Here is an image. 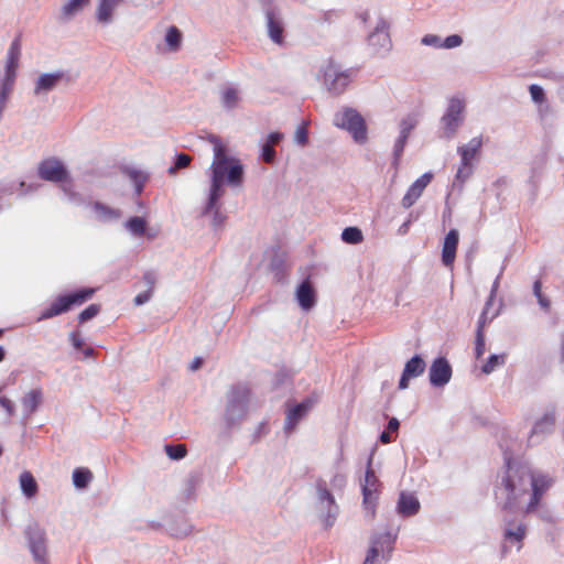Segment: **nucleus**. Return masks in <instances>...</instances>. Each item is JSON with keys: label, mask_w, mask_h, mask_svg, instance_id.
I'll use <instances>...</instances> for the list:
<instances>
[{"label": "nucleus", "mask_w": 564, "mask_h": 564, "mask_svg": "<svg viewBox=\"0 0 564 564\" xmlns=\"http://www.w3.org/2000/svg\"><path fill=\"white\" fill-rule=\"evenodd\" d=\"M529 469L514 464L510 455L505 457V468L497 476L495 498L506 511H513L528 492Z\"/></svg>", "instance_id": "f257e3e1"}, {"label": "nucleus", "mask_w": 564, "mask_h": 564, "mask_svg": "<svg viewBox=\"0 0 564 564\" xmlns=\"http://www.w3.org/2000/svg\"><path fill=\"white\" fill-rule=\"evenodd\" d=\"M95 294V289L84 288L75 292L58 295L46 308L41 312L40 321L48 319L70 311L75 306H80Z\"/></svg>", "instance_id": "f03ea898"}, {"label": "nucleus", "mask_w": 564, "mask_h": 564, "mask_svg": "<svg viewBox=\"0 0 564 564\" xmlns=\"http://www.w3.org/2000/svg\"><path fill=\"white\" fill-rule=\"evenodd\" d=\"M334 124L347 130L357 143L367 141V126L361 115L352 108H344L334 117Z\"/></svg>", "instance_id": "7ed1b4c3"}, {"label": "nucleus", "mask_w": 564, "mask_h": 564, "mask_svg": "<svg viewBox=\"0 0 564 564\" xmlns=\"http://www.w3.org/2000/svg\"><path fill=\"white\" fill-rule=\"evenodd\" d=\"M355 73L351 69L340 70L339 66L330 61L324 69V84L334 95H341L349 86Z\"/></svg>", "instance_id": "20e7f679"}, {"label": "nucleus", "mask_w": 564, "mask_h": 564, "mask_svg": "<svg viewBox=\"0 0 564 564\" xmlns=\"http://www.w3.org/2000/svg\"><path fill=\"white\" fill-rule=\"evenodd\" d=\"M528 482L531 485L532 492L530 500L524 508V513L527 514L532 513L538 509L544 494L552 487L553 479L546 474L529 470Z\"/></svg>", "instance_id": "39448f33"}, {"label": "nucleus", "mask_w": 564, "mask_h": 564, "mask_svg": "<svg viewBox=\"0 0 564 564\" xmlns=\"http://www.w3.org/2000/svg\"><path fill=\"white\" fill-rule=\"evenodd\" d=\"M371 463L372 458H369L365 474V480L362 482V502L367 514L370 518H373L376 513V505L378 500L380 482L371 467Z\"/></svg>", "instance_id": "423d86ee"}, {"label": "nucleus", "mask_w": 564, "mask_h": 564, "mask_svg": "<svg viewBox=\"0 0 564 564\" xmlns=\"http://www.w3.org/2000/svg\"><path fill=\"white\" fill-rule=\"evenodd\" d=\"M249 398L250 389L247 386H238L231 389L230 398L226 408V421L229 426L235 423L236 412H239V416L245 415Z\"/></svg>", "instance_id": "0eeeda50"}, {"label": "nucleus", "mask_w": 564, "mask_h": 564, "mask_svg": "<svg viewBox=\"0 0 564 564\" xmlns=\"http://www.w3.org/2000/svg\"><path fill=\"white\" fill-rule=\"evenodd\" d=\"M481 147V137H475L468 144L458 148L462 162L457 170L456 178L465 181L471 174V162L479 153Z\"/></svg>", "instance_id": "6e6552de"}, {"label": "nucleus", "mask_w": 564, "mask_h": 564, "mask_svg": "<svg viewBox=\"0 0 564 564\" xmlns=\"http://www.w3.org/2000/svg\"><path fill=\"white\" fill-rule=\"evenodd\" d=\"M210 142L213 143L214 150V161L212 163V177L224 181L228 170L229 163L231 160L227 155V150L220 139L216 137L210 138Z\"/></svg>", "instance_id": "1a4fd4ad"}, {"label": "nucleus", "mask_w": 564, "mask_h": 564, "mask_svg": "<svg viewBox=\"0 0 564 564\" xmlns=\"http://www.w3.org/2000/svg\"><path fill=\"white\" fill-rule=\"evenodd\" d=\"M21 56V37L18 36L13 40L11 43L8 55H7V63L4 67V75L1 80V84L13 87L15 77H17V69L19 67Z\"/></svg>", "instance_id": "9d476101"}, {"label": "nucleus", "mask_w": 564, "mask_h": 564, "mask_svg": "<svg viewBox=\"0 0 564 564\" xmlns=\"http://www.w3.org/2000/svg\"><path fill=\"white\" fill-rule=\"evenodd\" d=\"M464 109L465 104L462 99H451L447 111L442 118L444 129L448 138L455 133V131L462 123Z\"/></svg>", "instance_id": "9b49d317"}, {"label": "nucleus", "mask_w": 564, "mask_h": 564, "mask_svg": "<svg viewBox=\"0 0 564 564\" xmlns=\"http://www.w3.org/2000/svg\"><path fill=\"white\" fill-rule=\"evenodd\" d=\"M39 176L48 182H62L67 178V171L63 163L54 158L43 160L37 167Z\"/></svg>", "instance_id": "f8f14e48"}, {"label": "nucleus", "mask_w": 564, "mask_h": 564, "mask_svg": "<svg viewBox=\"0 0 564 564\" xmlns=\"http://www.w3.org/2000/svg\"><path fill=\"white\" fill-rule=\"evenodd\" d=\"M433 175L431 173H424L421 175L408 189L401 200L403 208L408 209L413 206L417 199L422 196L426 186L431 183Z\"/></svg>", "instance_id": "ddd939ff"}, {"label": "nucleus", "mask_w": 564, "mask_h": 564, "mask_svg": "<svg viewBox=\"0 0 564 564\" xmlns=\"http://www.w3.org/2000/svg\"><path fill=\"white\" fill-rule=\"evenodd\" d=\"M452 377V368L448 361L440 357L435 359L430 368V381L435 387L446 384Z\"/></svg>", "instance_id": "4468645a"}, {"label": "nucleus", "mask_w": 564, "mask_h": 564, "mask_svg": "<svg viewBox=\"0 0 564 564\" xmlns=\"http://www.w3.org/2000/svg\"><path fill=\"white\" fill-rule=\"evenodd\" d=\"M425 370V362L420 356L412 357L404 366L401 379L399 381L400 389H406L412 378L419 377Z\"/></svg>", "instance_id": "2eb2a0df"}, {"label": "nucleus", "mask_w": 564, "mask_h": 564, "mask_svg": "<svg viewBox=\"0 0 564 564\" xmlns=\"http://www.w3.org/2000/svg\"><path fill=\"white\" fill-rule=\"evenodd\" d=\"M459 235L456 229H451L445 236L443 248H442V262L446 267H452L458 247Z\"/></svg>", "instance_id": "dca6fc26"}, {"label": "nucleus", "mask_w": 564, "mask_h": 564, "mask_svg": "<svg viewBox=\"0 0 564 564\" xmlns=\"http://www.w3.org/2000/svg\"><path fill=\"white\" fill-rule=\"evenodd\" d=\"M314 401L312 399H305L303 402L296 404L286 412L285 425L284 429L286 432L293 431L299 421L307 413V411L312 408Z\"/></svg>", "instance_id": "f3484780"}, {"label": "nucleus", "mask_w": 564, "mask_h": 564, "mask_svg": "<svg viewBox=\"0 0 564 564\" xmlns=\"http://www.w3.org/2000/svg\"><path fill=\"white\" fill-rule=\"evenodd\" d=\"M421 505L417 498L410 492H401L397 510L398 513L402 517H412L415 516L420 511Z\"/></svg>", "instance_id": "a211bd4d"}, {"label": "nucleus", "mask_w": 564, "mask_h": 564, "mask_svg": "<svg viewBox=\"0 0 564 564\" xmlns=\"http://www.w3.org/2000/svg\"><path fill=\"white\" fill-rule=\"evenodd\" d=\"M296 297L302 308L310 310L315 304V291L308 280L300 284Z\"/></svg>", "instance_id": "6ab92c4d"}, {"label": "nucleus", "mask_w": 564, "mask_h": 564, "mask_svg": "<svg viewBox=\"0 0 564 564\" xmlns=\"http://www.w3.org/2000/svg\"><path fill=\"white\" fill-rule=\"evenodd\" d=\"M63 73L42 74L35 83L34 94L40 95L42 93L52 90L63 78Z\"/></svg>", "instance_id": "aec40b11"}, {"label": "nucleus", "mask_w": 564, "mask_h": 564, "mask_svg": "<svg viewBox=\"0 0 564 564\" xmlns=\"http://www.w3.org/2000/svg\"><path fill=\"white\" fill-rule=\"evenodd\" d=\"M122 0H100L97 9V19L99 22L108 23L112 19V12Z\"/></svg>", "instance_id": "412c9836"}, {"label": "nucleus", "mask_w": 564, "mask_h": 564, "mask_svg": "<svg viewBox=\"0 0 564 564\" xmlns=\"http://www.w3.org/2000/svg\"><path fill=\"white\" fill-rule=\"evenodd\" d=\"M30 547L34 558L39 562L46 560V545L44 533L40 532L30 540Z\"/></svg>", "instance_id": "4be33fe9"}, {"label": "nucleus", "mask_w": 564, "mask_h": 564, "mask_svg": "<svg viewBox=\"0 0 564 564\" xmlns=\"http://www.w3.org/2000/svg\"><path fill=\"white\" fill-rule=\"evenodd\" d=\"M19 480H20V487L22 489V492L28 498H33L37 494V490H39L37 482L30 471H28V470L23 471L20 475Z\"/></svg>", "instance_id": "5701e85b"}, {"label": "nucleus", "mask_w": 564, "mask_h": 564, "mask_svg": "<svg viewBox=\"0 0 564 564\" xmlns=\"http://www.w3.org/2000/svg\"><path fill=\"white\" fill-rule=\"evenodd\" d=\"M555 425V415L554 413L544 414L536 423L534 424L531 436L535 434H546L550 433Z\"/></svg>", "instance_id": "b1692460"}, {"label": "nucleus", "mask_w": 564, "mask_h": 564, "mask_svg": "<svg viewBox=\"0 0 564 564\" xmlns=\"http://www.w3.org/2000/svg\"><path fill=\"white\" fill-rule=\"evenodd\" d=\"M267 19L269 35L271 40L278 44H281L283 41V28L281 23L278 20H275L273 13L271 12L267 14Z\"/></svg>", "instance_id": "393cba45"}, {"label": "nucleus", "mask_w": 564, "mask_h": 564, "mask_svg": "<svg viewBox=\"0 0 564 564\" xmlns=\"http://www.w3.org/2000/svg\"><path fill=\"white\" fill-rule=\"evenodd\" d=\"M42 401V393L40 390L29 391L22 399V405L26 413H33Z\"/></svg>", "instance_id": "a878e982"}, {"label": "nucleus", "mask_w": 564, "mask_h": 564, "mask_svg": "<svg viewBox=\"0 0 564 564\" xmlns=\"http://www.w3.org/2000/svg\"><path fill=\"white\" fill-rule=\"evenodd\" d=\"M223 182L224 181L219 180V177L218 178L212 177L210 194H209L208 204H207V207L205 210L206 214L212 213V210L217 205V200L223 195V189H221Z\"/></svg>", "instance_id": "bb28decb"}, {"label": "nucleus", "mask_w": 564, "mask_h": 564, "mask_svg": "<svg viewBox=\"0 0 564 564\" xmlns=\"http://www.w3.org/2000/svg\"><path fill=\"white\" fill-rule=\"evenodd\" d=\"M88 3H89V0H68L62 7V19L67 20V19L72 18L74 14L79 12Z\"/></svg>", "instance_id": "cd10ccee"}, {"label": "nucleus", "mask_w": 564, "mask_h": 564, "mask_svg": "<svg viewBox=\"0 0 564 564\" xmlns=\"http://www.w3.org/2000/svg\"><path fill=\"white\" fill-rule=\"evenodd\" d=\"M93 208L101 220L117 219L121 216V213L118 209H113L101 203H95Z\"/></svg>", "instance_id": "c85d7f7f"}, {"label": "nucleus", "mask_w": 564, "mask_h": 564, "mask_svg": "<svg viewBox=\"0 0 564 564\" xmlns=\"http://www.w3.org/2000/svg\"><path fill=\"white\" fill-rule=\"evenodd\" d=\"M165 42L173 52L177 51L182 43V33L176 26H170L165 35Z\"/></svg>", "instance_id": "c756f323"}, {"label": "nucleus", "mask_w": 564, "mask_h": 564, "mask_svg": "<svg viewBox=\"0 0 564 564\" xmlns=\"http://www.w3.org/2000/svg\"><path fill=\"white\" fill-rule=\"evenodd\" d=\"M93 479V474L87 468H76L73 473V481L77 488H85Z\"/></svg>", "instance_id": "7c9ffc66"}, {"label": "nucleus", "mask_w": 564, "mask_h": 564, "mask_svg": "<svg viewBox=\"0 0 564 564\" xmlns=\"http://www.w3.org/2000/svg\"><path fill=\"white\" fill-rule=\"evenodd\" d=\"M341 239L346 243L356 245L362 241L364 236L359 228L357 227H347L341 232Z\"/></svg>", "instance_id": "2f4dec72"}, {"label": "nucleus", "mask_w": 564, "mask_h": 564, "mask_svg": "<svg viewBox=\"0 0 564 564\" xmlns=\"http://www.w3.org/2000/svg\"><path fill=\"white\" fill-rule=\"evenodd\" d=\"M506 361V354L501 355H491L485 365L481 367V371L486 375L491 373L496 370V368L502 366Z\"/></svg>", "instance_id": "473e14b6"}, {"label": "nucleus", "mask_w": 564, "mask_h": 564, "mask_svg": "<svg viewBox=\"0 0 564 564\" xmlns=\"http://www.w3.org/2000/svg\"><path fill=\"white\" fill-rule=\"evenodd\" d=\"M226 175L229 184L239 185L243 175L242 166L238 162L231 164Z\"/></svg>", "instance_id": "72a5a7b5"}, {"label": "nucleus", "mask_w": 564, "mask_h": 564, "mask_svg": "<svg viewBox=\"0 0 564 564\" xmlns=\"http://www.w3.org/2000/svg\"><path fill=\"white\" fill-rule=\"evenodd\" d=\"M223 104L226 108H234L239 101L238 90L232 87H228L223 91L221 96Z\"/></svg>", "instance_id": "f704fd0d"}, {"label": "nucleus", "mask_w": 564, "mask_h": 564, "mask_svg": "<svg viewBox=\"0 0 564 564\" xmlns=\"http://www.w3.org/2000/svg\"><path fill=\"white\" fill-rule=\"evenodd\" d=\"M127 228L132 234L141 236L145 231V220L142 217H132L127 221Z\"/></svg>", "instance_id": "c9c22d12"}, {"label": "nucleus", "mask_w": 564, "mask_h": 564, "mask_svg": "<svg viewBox=\"0 0 564 564\" xmlns=\"http://www.w3.org/2000/svg\"><path fill=\"white\" fill-rule=\"evenodd\" d=\"M165 452L170 458L181 459V458L185 457L187 449L184 444H177V445H166Z\"/></svg>", "instance_id": "e433bc0d"}, {"label": "nucleus", "mask_w": 564, "mask_h": 564, "mask_svg": "<svg viewBox=\"0 0 564 564\" xmlns=\"http://www.w3.org/2000/svg\"><path fill=\"white\" fill-rule=\"evenodd\" d=\"M525 525L519 524L516 530L507 529L505 532V538L510 541L521 543L525 536Z\"/></svg>", "instance_id": "4c0bfd02"}, {"label": "nucleus", "mask_w": 564, "mask_h": 564, "mask_svg": "<svg viewBox=\"0 0 564 564\" xmlns=\"http://www.w3.org/2000/svg\"><path fill=\"white\" fill-rule=\"evenodd\" d=\"M100 312L99 304H90L84 311H82L78 315V321L80 323H85L94 317H96Z\"/></svg>", "instance_id": "58836bf2"}, {"label": "nucleus", "mask_w": 564, "mask_h": 564, "mask_svg": "<svg viewBox=\"0 0 564 564\" xmlns=\"http://www.w3.org/2000/svg\"><path fill=\"white\" fill-rule=\"evenodd\" d=\"M379 543L380 542L377 539L371 542V546L368 551L364 564H377L380 553Z\"/></svg>", "instance_id": "ea45409f"}, {"label": "nucleus", "mask_w": 564, "mask_h": 564, "mask_svg": "<svg viewBox=\"0 0 564 564\" xmlns=\"http://www.w3.org/2000/svg\"><path fill=\"white\" fill-rule=\"evenodd\" d=\"M70 340H72L73 346L77 350H83L86 356L93 355L94 349L91 347H86L84 349L85 343H84V339L80 337V335L78 333H72L70 334Z\"/></svg>", "instance_id": "a19ab883"}, {"label": "nucleus", "mask_w": 564, "mask_h": 564, "mask_svg": "<svg viewBox=\"0 0 564 564\" xmlns=\"http://www.w3.org/2000/svg\"><path fill=\"white\" fill-rule=\"evenodd\" d=\"M486 350L485 344V334H481V330H476V340H475V357L476 359H480Z\"/></svg>", "instance_id": "79ce46f5"}, {"label": "nucleus", "mask_w": 564, "mask_h": 564, "mask_svg": "<svg viewBox=\"0 0 564 564\" xmlns=\"http://www.w3.org/2000/svg\"><path fill=\"white\" fill-rule=\"evenodd\" d=\"M13 90V87L1 84L0 88V119L2 118L3 111L7 107L9 97Z\"/></svg>", "instance_id": "37998d69"}, {"label": "nucleus", "mask_w": 564, "mask_h": 564, "mask_svg": "<svg viewBox=\"0 0 564 564\" xmlns=\"http://www.w3.org/2000/svg\"><path fill=\"white\" fill-rule=\"evenodd\" d=\"M529 91L534 102L542 104L545 101V94L541 86L533 84L529 87Z\"/></svg>", "instance_id": "c03bdc74"}, {"label": "nucleus", "mask_w": 564, "mask_h": 564, "mask_svg": "<svg viewBox=\"0 0 564 564\" xmlns=\"http://www.w3.org/2000/svg\"><path fill=\"white\" fill-rule=\"evenodd\" d=\"M191 163V156L184 153L177 155L175 164L170 169V173H174L178 169H184Z\"/></svg>", "instance_id": "a18cd8bd"}, {"label": "nucleus", "mask_w": 564, "mask_h": 564, "mask_svg": "<svg viewBox=\"0 0 564 564\" xmlns=\"http://www.w3.org/2000/svg\"><path fill=\"white\" fill-rule=\"evenodd\" d=\"M491 301H492L491 297L487 301L486 306L482 310V312L480 314V317H479V321H478V326H477L476 330H481V334H485V326L489 322V319L487 317V313H488V310H489V307L491 305Z\"/></svg>", "instance_id": "49530a36"}, {"label": "nucleus", "mask_w": 564, "mask_h": 564, "mask_svg": "<svg viewBox=\"0 0 564 564\" xmlns=\"http://www.w3.org/2000/svg\"><path fill=\"white\" fill-rule=\"evenodd\" d=\"M274 158H275V151H274L273 145H271L270 143H264L262 147V160L265 163L271 164L274 162Z\"/></svg>", "instance_id": "de8ad7c7"}, {"label": "nucleus", "mask_w": 564, "mask_h": 564, "mask_svg": "<svg viewBox=\"0 0 564 564\" xmlns=\"http://www.w3.org/2000/svg\"><path fill=\"white\" fill-rule=\"evenodd\" d=\"M462 43H463V39L457 34H453V35L447 36L444 40V42H442V47L454 48V47L459 46Z\"/></svg>", "instance_id": "09e8293b"}, {"label": "nucleus", "mask_w": 564, "mask_h": 564, "mask_svg": "<svg viewBox=\"0 0 564 564\" xmlns=\"http://www.w3.org/2000/svg\"><path fill=\"white\" fill-rule=\"evenodd\" d=\"M422 43L424 45H431L434 47H442L441 39L437 35L434 34H426L422 39Z\"/></svg>", "instance_id": "8fccbe9b"}, {"label": "nucleus", "mask_w": 564, "mask_h": 564, "mask_svg": "<svg viewBox=\"0 0 564 564\" xmlns=\"http://www.w3.org/2000/svg\"><path fill=\"white\" fill-rule=\"evenodd\" d=\"M318 496L321 500H326L329 505H335V499L326 487H318Z\"/></svg>", "instance_id": "3c124183"}, {"label": "nucleus", "mask_w": 564, "mask_h": 564, "mask_svg": "<svg viewBox=\"0 0 564 564\" xmlns=\"http://www.w3.org/2000/svg\"><path fill=\"white\" fill-rule=\"evenodd\" d=\"M0 405L7 411V413L9 415H13L14 414V404L7 397H1L0 398Z\"/></svg>", "instance_id": "603ef678"}, {"label": "nucleus", "mask_w": 564, "mask_h": 564, "mask_svg": "<svg viewBox=\"0 0 564 564\" xmlns=\"http://www.w3.org/2000/svg\"><path fill=\"white\" fill-rule=\"evenodd\" d=\"M295 138H296V141L300 144H305L307 142V130H306V128L305 127H300L296 130Z\"/></svg>", "instance_id": "864d4df0"}, {"label": "nucleus", "mask_w": 564, "mask_h": 564, "mask_svg": "<svg viewBox=\"0 0 564 564\" xmlns=\"http://www.w3.org/2000/svg\"><path fill=\"white\" fill-rule=\"evenodd\" d=\"M151 295H152L151 290H148V291H145L143 293H140V294H138L134 297V303L137 305H142V304L147 303L150 300Z\"/></svg>", "instance_id": "5fc2aeb1"}, {"label": "nucleus", "mask_w": 564, "mask_h": 564, "mask_svg": "<svg viewBox=\"0 0 564 564\" xmlns=\"http://www.w3.org/2000/svg\"><path fill=\"white\" fill-rule=\"evenodd\" d=\"M405 141H406V132H405V130H401V134L395 143V153L397 154H399L400 152L403 151Z\"/></svg>", "instance_id": "6e6d98bb"}, {"label": "nucleus", "mask_w": 564, "mask_h": 564, "mask_svg": "<svg viewBox=\"0 0 564 564\" xmlns=\"http://www.w3.org/2000/svg\"><path fill=\"white\" fill-rule=\"evenodd\" d=\"M282 139V134L279 133V132H272L269 134L268 137V140L265 143H270L271 145H275L276 143H279Z\"/></svg>", "instance_id": "4d7b16f0"}, {"label": "nucleus", "mask_w": 564, "mask_h": 564, "mask_svg": "<svg viewBox=\"0 0 564 564\" xmlns=\"http://www.w3.org/2000/svg\"><path fill=\"white\" fill-rule=\"evenodd\" d=\"M212 212H214V225L220 226L224 223L225 217L219 213L217 205Z\"/></svg>", "instance_id": "13d9d810"}, {"label": "nucleus", "mask_w": 564, "mask_h": 564, "mask_svg": "<svg viewBox=\"0 0 564 564\" xmlns=\"http://www.w3.org/2000/svg\"><path fill=\"white\" fill-rule=\"evenodd\" d=\"M399 426H400V423H399L398 419L392 417L388 423L387 431H389L390 433H394L399 430Z\"/></svg>", "instance_id": "bf43d9fd"}, {"label": "nucleus", "mask_w": 564, "mask_h": 564, "mask_svg": "<svg viewBox=\"0 0 564 564\" xmlns=\"http://www.w3.org/2000/svg\"><path fill=\"white\" fill-rule=\"evenodd\" d=\"M144 280L147 282V284L149 285V290H151V292L153 291V286H154V283H155V276L153 273L151 272H148L144 274Z\"/></svg>", "instance_id": "052dcab7"}, {"label": "nucleus", "mask_w": 564, "mask_h": 564, "mask_svg": "<svg viewBox=\"0 0 564 564\" xmlns=\"http://www.w3.org/2000/svg\"><path fill=\"white\" fill-rule=\"evenodd\" d=\"M203 365V359L200 357H196L189 365V369L192 371L198 370Z\"/></svg>", "instance_id": "680f3d73"}, {"label": "nucleus", "mask_w": 564, "mask_h": 564, "mask_svg": "<svg viewBox=\"0 0 564 564\" xmlns=\"http://www.w3.org/2000/svg\"><path fill=\"white\" fill-rule=\"evenodd\" d=\"M392 436H391V433L389 431H384L381 433L380 435V442L383 443V444H389L392 442Z\"/></svg>", "instance_id": "e2e57ef3"}, {"label": "nucleus", "mask_w": 564, "mask_h": 564, "mask_svg": "<svg viewBox=\"0 0 564 564\" xmlns=\"http://www.w3.org/2000/svg\"><path fill=\"white\" fill-rule=\"evenodd\" d=\"M533 293L536 297H541L542 295V283L540 280H536L533 284Z\"/></svg>", "instance_id": "0e129e2a"}, {"label": "nucleus", "mask_w": 564, "mask_h": 564, "mask_svg": "<svg viewBox=\"0 0 564 564\" xmlns=\"http://www.w3.org/2000/svg\"><path fill=\"white\" fill-rule=\"evenodd\" d=\"M536 299L542 307L549 308L550 302L543 294L541 295V297H536Z\"/></svg>", "instance_id": "69168bd1"}, {"label": "nucleus", "mask_w": 564, "mask_h": 564, "mask_svg": "<svg viewBox=\"0 0 564 564\" xmlns=\"http://www.w3.org/2000/svg\"><path fill=\"white\" fill-rule=\"evenodd\" d=\"M412 124H405V122L403 123L402 130H405L406 137L409 135V132L412 129Z\"/></svg>", "instance_id": "338daca9"}, {"label": "nucleus", "mask_w": 564, "mask_h": 564, "mask_svg": "<svg viewBox=\"0 0 564 564\" xmlns=\"http://www.w3.org/2000/svg\"><path fill=\"white\" fill-rule=\"evenodd\" d=\"M4 349L0 346V362L4 359Z\"/></svg>", "instance_id": "774afa93"}]
</instances>
